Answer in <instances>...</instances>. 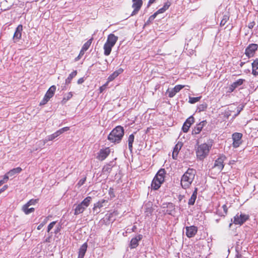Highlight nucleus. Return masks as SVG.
Masks as SVG:
<instances>
[{
  "label": "nucleus",
  "mask_w": 258,
  "mask_h": 258,
  "mask_svg": "<svg viewBox=\"0 0 258 258\" xmlns=\"http://www.w3.org/2000/svg\"><path fill=\"white\" fill-rule=\"evenodd\" d=\"M212 146V144L206 143L199 146L196 151L197 158L200 160L204 159L208 156Z\"/></svg>",
  "instance_id": "nucleus-3"
},
{
  "label": "nucleus",
  "mask_w": 258,
  "mask_h": 258,
  "mask_svg": "<svg viewBox=\"0 0 258 258\" xmlns=\"http://www.w3.org/2000/svg\"><path fill=\"white\" fill-rule=\"evenodd\" d=\"M9 177H10V175L8 174V172H7L4 176L3 179L2 181H5V183L7 182L9 179Z\"/></svg>",
  "instance_id": "nucleus-50"
},
{
  "label": "nucleus",
  "mask_w": 258,
  "mask_h": 258,
  "mask_svg": "<svg viewBox=\"0 0 258 258\" xmlns=\"http://www.w3.org/2000/svg\"><path fill=\"white\" fill-rule=\"evenodd\" d=\"M8 185H5L2 188L0 189V194L4 191L5 190H6L8 188Z\"/></svg>",
  "instance_id": "nucleus-52"
},
{
  "label": "nucleus",
  "mask_w": 258,
  "mask_h": 258,
  "mask_svg": "<svg viewBox=\"0 0 258 258\" xmlns=\"http://www.w3.org/2000/svg\"><path fill=\"white\" fill-rule=\"evenodd\" d=\"M165 11H166L162 7L157 11V13H158V14H161L164 13Z\"/></svg>",
  "instance_id": "nucleus-53"
},
{
  "label": "nucleus",
  "mask_w": 258,
  "mask_h": 258,
  "mask_svg": "<svg viewBox=\"0 0 258 258\" xmlns=\"http://www.w3.org/2000/svg\"><path fill=\"white\" fill-rule=\"evenodd\" d=\"M58 136V134H57L56 132H55L54 133L52 134V135L48 136L45 138V139L44 140V143H45L48 141H52L53 140L55 139Z\"/></svg>",
  "instance_id": "nucleus-33"
},
{
  "label": "nucleus",
  "mask_w": 258,
  "mask_h": 258,
  "mask_svg": "<svg viewBox=\"0 0 258 258\" xmlns=\"http://www.w3.org/2000/svg\"><path fill=\"white\" fill-rule=\"evenodd\" d=\"M236 254L235 258H245V257L243 255V253H240L237 249H236Z\"/></svg>",
  "instance_id": "nucleus-46"
},
{
  "label": "nucleus",
  "mask_w": 258,
  "mask_h": 258,
  "mask_svg": "<svg viewBox=\"0 0 258 258\" xmlns=\"http://www.w3.org/2000/svg\"><path fill=\"white\" fill-rule=\"evenodd\" d=\"M77 74V71H74L73 72H72L68 77L66 80V84H69L71 83L72 80L73 78H74Z\"/></svg>",
  "instance_id": "nucleus-30"
},
{
  "label": "nucleus",
  "mask_w": 258,
  "mask_h": 258,
  "mask_svg": "<svg viewBox=\"0 0 258 258\" xmlns=\"http://www.w3.org/2000/svg\"><path fill=\"white\" fill-rule=\"evenodd\" d=\"M22 211L24 212V213L26 215H28L32 212H33L35 210L34 208H29L28 206L26 205H23L22 208Z\"/></svg>",
  "instance_id": "nucleus-29"
},
{
  "label": "nucleus",
  "mask_w": 258,
  "mask_h": 258,
  "mask_svg": "<svg viewBox=\"0 0 258 258\" xmlns=\"http://www.w3.org/2000/svg\"><path fill=\"white\" fill-rule=\"evenodd\" d=\"M61 226L60 225L57 226V227L55 228L54 233L55 234H57L58 232H59L60 230Z\"/></svg>",
  "instance_id": "nucleus-54"
},
{
  "label": "nucleus",
  "mask_w": 258,
  "mask_h": 258,
  "mask_svg": "<svg viewBox=\"0 0 258 258\" xmlns=\"http://www.w3.org/2000/svg\"><path fill=\"white\" fill-rule=\"evenodd\" d=\"M242 109H243V106H242V107L238 106L237 107V113L234 114V115L233 116V118H235L236 116H237Z\"/></svg>",
  "instance_id": "nucleus-47"
},
{
  "label": "nucleus",
  "mask_w": 258,
  "mask_h": 258,
  "mask_svg": "<svg viewBox=\"0 0 258 258\" xmlns=\"http://www.w3.org/2000/svg\"><path fill=\"white\" fill-rule=\"evenodd\" d=\"M113 46V45H110L106 42L103 46L104 54L106 56L109 55L110 54L112 48Z\"/></svg>",
  "instance_id": "nucleus-22"
},
{
  "label": "nucleus",
  "mask_w": 258,
  "mask_h": 258,
  "mask_svg": "<svg viewBox=\"0 0 258 258\" xmlns=\"http://www.w3.org/2000/svg\"><path fill=\"white\" fill-rule=\"evenodd\" d=\"M252 74L256 76H258V58H256L251 63Z\"/></svg>",
  "instance_id": "nucleus-21"
},
{
  "label": "nucleus",
  "mask_w": 258,
  "mask_h": 258,
  "mask_svg": "<svg viewBox=\"0 0 258 258\" xmlns=\"http://www.w3.org/2000/svg\"><path fill=\"white\" fill-rule=\"evenodd\" d=\"M201 98V96L197 97H189L188 102H189V103H190L191 104H194V103H195L198 102L200 100Z\"/></svg>",
  "instance_id": "nucleus-38"
},
{
  "label": "nucleus",
  "mask_w": 258,
  "mask_h": 258,
  "mask_svg": "<svg viewBox=\"0 0 258 258\" xmlns=\"http://www.w3.org/2000/svg\"><path fill=\"white\" fill-rule=\"evenodd\" d=\"M56 224L55 221L52 222L50 223L47 227V232H49V231L52 229V228L54 227V225Z\"/></svg>",
  "instance_id": "nucleus-45"
},
{
  "label": "nucleus",
  "mask_w": 258,
  "mask_h": 258,
  "mask_svg": "<svg viewBox=\"0 0 258 258\" xmlns=\"http://www.w3.org/2000/svg\"><path fill=\"white\" fill-rule=\"evenodd\" d=\"M158 14V13H157V12H155L153 15H152V16H151L150 17H151L152 19H154L156 17V16H157V15Z\"/></svg>",
  "instance_id": "nucleus-63"
},
{
  "label": "nucleus",
  "mask_w": 258,
  "mask_h": 258,
  "mask_svg": "<svg viewBox=\"0 0 258 258\" xmlns=\"http://www.w3.org/2000/svg\"><path fill=\"white\" fill-rule=\"evenodd\" d=\"M165 174V171L164 169H160L154 178L156 179V180L159 181L160 182L163 183L164 181V174Z\"/></svg>",
  "instance_id": "nucleus-17"
},
{
  "label": "nucleus",
  "mask_w": 258,
  "mask_h": 258,
  "mask_svg": "<svg viewBox=\"0 0 258 258\" xmlns=\"http://www.w3.org/2000/svg\"><path fill=\"white\" fill-rule=\"evenodd\" d=\"M196 174V171L192 168H188L184 173L180 180V184L183 189H187L190 186Z\"/></svg>",
  "instance_id": "nucleus-1"
},
{
  "label": "nucleus",
  "mask_w": 258,
  "mask_h": 258,
  "mask_svg": "<svg viewBox=\"0 0 258 258\" xmlns=\"http://www.w3.org/2000/svg\"><path fill=\"white\" fill-rule=\"evenodd\" d=\"M134 141V135L131 134L128 138V145L130 151L132 152L133 151V144Z\"/></svg>",
  "instance_id": "nucleus-27"
},
{
  "label": "nucleus",
  "mask_w": 258,
  "mask_h": 258,
  "mask_svg": "<svg viewBox=\"0 0 258 258\" xmlns=\"http://www.w3.org/2000/svg\"><path fill=\"white\" fill-rule=\"evenodd\" d=\"M184 86L181 85H177L173 89H168L166 91V94H168V96L170 98L174 97L175 94L179 92L183 88Z\"/></svg>",
  "instance_id": "nucleus-9"
},
{
  "label": "nucleus",
  "mask_w": 258,
  "mask_h": 258,
  "mask_svg": "<svg viewBox=\"0 0 258 258\" xmlns=\"http://www.w3.org/2000/svg\"><path fill=\"white\" fill-rule=\"evenodd\" d=\"M88 245L86 242L84 243L80 248L78 258H84L87 249Z\"/></svg>",
  "instance_id": "nucleus-20"
},
{
  "label": "nucleus",
  "mask_w": 258,
  "mask_h": 258,
  "mask_svg": "<svg viewBox=\"0 0 258 258\" xmlns=\"http://www.w3.org/2000/svg\"><path fill=\"white\" fill-rule=\"evenodd\" d=\"M162 183L160 182L159 181L156 180V179H155L154 178L152 184H151V187L152 188H153L154 190L158 189L161 186V184Z\"/></svg>",
  "instance_id": "nucleus-26"
},
{
  "label": "nucleus",
  "mask_w": 258,
  "mask_h": 258,
  "mask_svg": "<svg viewBox=\"0 0 258 258\" xmlns=\"http://www.w3.org/2000/svg\"><path fill=\"white\" fill-rule=\"evenodd\" d=\"M207 108V105L206 103H203V104H200L198 106V110H199V111H204Z\"/></svg>",
  "instance_id": "nucleus-43"
},
{
  "label": "nucleus",
  "mask_w": 258,
  "mask_h": 258,
  "mask_svg": "<svg viewBox=\"0 0 258 258\" xmlns=\"http://www.w3.org/2000/svg\"><path fill=\"white\" fill-rule=\"evenodd\" d=\"M194 118L192 116H189L184 122L182 127V130L184 133H187L190 125L194 122Z\"/></svg>",
  "instance_id": "nucleus-12"
},
{
  "label": "nucleus",
  "mask_w": 258,
  "mask_h": 258,
  "mask_svg": "<svg viewBox=\"0 0 258 258\" xmlns=\"http://www.w3.org/2000/svg\"><path fill=\"white\" fill-rule=\"evenodd\" d=\"M170 5L171 3L168 1L164 4L163 8L165 10V11H166L170 6Z\"/></svg>",
  "instance_id": "nucleus-48"
},
{
  "label": "nucleus",
  "mask_w": 258,
  "mask_h": 258,
  "mask_svg": "<svg viewBox=\"0 0 258 258\" xmlns=\"http://www.w3.org/2000/svg\"><path fill=\"white\" fill-rule=\"evenodd\" d=\"M118 75H117V73L115 72H113L111 75H110L108 78V81L110 82L113 81L115 78H116Z\"/></svg>",
  "instance_id": "nucleus-41"
},
{
  "label": "nucleus",
  "mask_w": 258,
  "mask_h": 258,
  "mask_svg": "<svg viewBox=\"0 0 258 258\" xmlns=\"http://www.w3.org/2000/svg\"><path fill=\"white\" fill-rule=\"evenodd\" d=\"M158 14V13H157V12H155L153 15H152V16H151L150 17H151L152 19H154L156 17V16H157V15Z\"/></svg>",
  "instance_id": "nucleus-62"
},
{
  "label": "nucleus",
  "mask_w": 258,
  "mask_h": 258,
  "mask_svg": "<svg viewBox=\"0 0 258 258\" xmlns=\"http://www.w3.org/2000/svg\"><path fill=\"white\" fill-rule=\"evenodd\" d=\"M73 96V94H72V93L71 92L67 93V94H66L64 97H63V98L62 100V102L63 103H65L67 101H68L69 99H70Z\"/></svg>",
  "instance_id": "nucleus-37"
},
{
  "label": "nucleus",
  "mask_w": 258,
  "mask_h": 258,
  "mask_svg": "<svg viewBox=\"0 0 258 258\" xmlns=\"http://www.w3.org/2000/svg\"><path fill=\"white\" fill-rule=\"evenodd\" d=\"M113 188H110L109 191L110 194H111L113 193Z\"/></svg>",
  "instance_id": "nucleus-64"
},
{
  "label": "nucleus",
  "mask_w": 258,
  "mask_h": 258,
  "mask_svg": "<svg viewBox=\"0 0 258 258\" xmlns=\"http://www.w3.org/2000/svg\"><path fill=\"white\" fill-rule=\"evenodd\" d=\"M23 30V26L22 25H19L17 27L15 32L14 33V36H13V40L14 42H18L20 38H21L22 36V31Z\"/></svg>",
  "instance_id": "nucleus-15"
},
{
  "label": "nucleus",
  "mask_w": 258,
  "mask_h": 258,
  "mask_svg": "<svg viewBox=\"0 0 258 258\" xmlns=\"http://www.w3.org/2000/svg\"><path fill=\"white\" fill-rule=\"evenodd\" d=\"M255 25V22H250L248 25V27L249 29H252L254 26Z\"/></svg>",
  "instance_id": "nucleus-51"
},
{
  "label": "nucleus",
  "mask_w": 258,
  "mask_h": 258,
  "mask_svg": "<svg viewBox=\"0 0 258 258\" xmlns=\"http://www.w3.org/2000/svg\"><path fill=\"white\" fill-rule=\"evenodd\" d=\"M123 135V127L120 125H118L110 133L107 139L111 143L118 144L120 142Z\"/></svg>",
  "instance_id": "nucleus-2"
},
{
  "label": "nucleus",
  "mask_w": 258,
  "mask_h": 258,
  "mask_svg": "<svg viewBox=\"0 0 258 258\" xmlns=\"http://www.w3.org/2000/svg\"><path fill=\"white\" fill-rule=\"evenodd\" d=\"M245 82V80L244 79H239L237 80V81L233 82L232 84L230 85V86L228 87V92L229 93H231L233 92L236 88L242 85Z\"/></svg>",
  "instance_id": "nucleus-10"
},
{
  "label": "nucleus",
  "mask_w": 258,
  "mask_h": 258,
  "mask_svg": "<svg viewBox=\"0 0 258 258\" xmlns=\"http://www.w3.org/2000/svg\"><path fill=\"white\" fill-rule=\"evenodd\" d=\"M222 208L223 210L224 213L220 214L219 213V211H218V212H217V214H219V215H220L221 216H225V215H226L227 213V210H228L227 207L226 205H224L222 206Z\"/></svg>",
  "instance_id": "nucleus-42"
},
{
  "label": "nucleus",
  "mask_w": 258,
  "mask_h": 258,
  "mask_svg": "<svg viewBox=\"0 0 258 258\" xmlns=\"http://www.w3.org/2000/svg\"><path fill=\"white\" fill-rule=\"evenodd\" d=\"M47 102L46 101L43 99L41 100V101L40 102V105H43L45 104Z\"/></svg>",
  "instance_id": "nucleus-61"
},
{
  "label": "nucleus",
  "mask_w": 258,
  "mask_h": 258,
  "mask_svg": "<svg viewBox=\"0 0 258 258\" xmlns=\"http://www.w3.org/2000/svg\"><path fill=\"white\" fill-rule=\"evenodd\" d=\"M207 123L206 120H203L201 121L199 124L194 127L192 131V135L199 134L202 130L204 126Z\"/></svg>",
  "instance_id": "nucleus-14"
},
{
  "label": "nucleus",
  "mask_w": 258,
  "mask_h": 258,
  "mask_svg": "<svg viewBox=\"0 0 258 258\" xmlns=\"http://www.w3.org/2000/svg\"><path fill=\"white\" fill-rule=\"evenodd\" d=\"M112 162H111L110 163L105 165L102 169V172L104 173H109L111 171V169L113 167V165L112 164Z\"/></svg>",
  "instance_id": "nucleus-31"
},
{
  "label": "nucleus",
  "mask_w": 258,
  "mask_h": 258,
  "mask_svg": "<svg viewBox=\"0 0 258 258\" xmlns=\"http://www.w3.org/2000/svg\"><path fill=\"white\" fill-rule=\"evenodd\" d=\"M45 224V223H42L41 224H40L38 227H37V229L38 230H40L43 227V226Z\"/></svg>",
  "instance_id": "nucleus-59"
},
{
  "label": "nucleus",
  "mask_w": 258,
  "mask_h": 258,
  "mask_svg": "<svg viewBox=\"0 0 258 258\" xmlns=\"http://www.w3.org/2000/svg\"><path fill=\"white\" fill-rule=\"evenodd\" d=\"M110 149L106 148L104 149H101L97 156V158L101 161L104 160L109 154Z\"/></svg>",
  "instance_id": "nucleus-16"
},
{
  "label": "nucleus",
  "mask_w": 258,
  "mask_h": 258,
  "mask_svg": "<svg viewBox=\"0 0 258 258\" xmlns=\"http://www.w3.org/2000/svg\"><path fill=\"white\" fill-rule=\"evenodd\" d=\"M226 159V157L225 155H220L219 158L215 160L213 168H216L219 172H221L224 167V161Z\"/></svg>",
  "instance_id": "nucleus-5"
},
{
  "label": "nucleus",
  "mask_w": 258,
  "mask_h": 258,
  "mask_svg": "<svg viewBox=\"0 0 258 258\" xmlns=\"http://www.w3.org/2000/svg\"><path fill=\"white\" fill-rule=\"evenodd\" d=\"M186 235L188 238L194 237L198 231V228L195 226H187L185 228Z\"/></svg>",
  "instance_id": "nucleus-11"
},
{
  "label": "nucleus",
  "mask_w": 258,
  "mask_h": 258,
  "mask_svg": "<svg viewBox=\"0 0 258 258\" xmlns=\"http://www.w3.org/2000/svg\"><path fill=\"white\" fill-rule=\"evenodd\" d=\"M132 1L133 3L132 7L134 10L131 14L132 16L137 14L143 5L142 0H132Z\"/></svg>",
  "instance_id": "nucleus-8"
},
{
  "label": "nucleus",
  "mask_w": 258,
  "mask_h": 258,
  "mask_svg": "<svg viewBox=\"0 0 258 258\" xmlns=\"http://www.w3.org/2000/svg\"><path fill=\"white\" fill-rule=\"evenodd\" d=\"M86 208H85L81 203L78 204L75 209L74 215H77L82 213Z\"/></svg>",
  "instance_id": "nucleus-24"
},
{
  "label": "nucleus",
  "mask_w": 258,
  "mask_h": 258,
  "mask_svg": "<svg viewBox=\"0 0 258 258\" xmlns=\"http://www.w3.org/2000/svg\"><path fill=\"white\" fill-rule=\"evenodd\" d=\"M143 238V235L142 234H138L135 237L133 238L130 242V247L131 248H135L139 245V241Z\"/></svg>",
  "instance_id": "nucleus-13"
},
{
  "label": "nucleus",
  "mask_w": 258,
  "mask_h": 258,
  "mask_svg": "<svg viewBox=\"0 0 258 258\" xmlns=\"http://www.w3.org/2000/svg\"><path fill=\"white\" fill-rule=\"evenodd\" d=\"M182 146L181 143H178L174 147L173 151L172 152V158L174 159H176L179 151L181 149Z\"/></svg>",
  "instance_id": "nucleus-18"
},
{
  "label": "nucleus",
  "mask_w": 258,
  "mask_h": 258,
  "mask_svg": "<svg viewBox=\"0 0 258 258\" xmlns=\"http://www.w3.org/2000/svg\"><path fill=\"white\" fill-rule=\"evenodd\" d=\"M91 197H87L81 203V204L86 208H87L91 201Z\"/></svg>",
  "instance_id": "nucleus-32"
},
{
  "label": "nucleus",
  "mask_w": 258,
  "mask_h": 258,
  "mask_svg": "<svg viewBox=\"0 0 258 258\" xmlns=\"http://www.w3.org/2000/svg\"><path fill=\"white\" fill-rule=\"evenodd\" d=\"M123 70L121 68H120L115 72L116 73H117V75H119V74H121L123 72Z\"/></svg>",
  "instance_id": "nucleus-57"
},
{
  "label": "nucleus",
  "mask_w": 258,
  "mask_h": 258,
  "mask_svg": "<svg viewBox=\"0 0 258 258\" xmlns=\"http://www.w3.org/2000/svg\"><path fill=\"white\" fill-rule=\"evenodd\" d=\"M249 218V216L242 213H237L234 217L233 223L236 225H242Z\"/></svg>",
  "instance_id": "nucleus-4"
},
{
  "label": "nucleus",
  "mask_w": 258,
  "mask_h": 258,
  "mask_svg": "<svg viewBox=\"0 0 258 258\" xmlns=\"http://www.w3.org/2000/svg\"><path fill=\"white\" fill-rule=\"evenodd\" d=\"M258 45L255 43H251L248 45L245 50V54L248 57L250 58L254 56L255 51L257 50Z\"/></svg>",
  "instance_id": "nucleus-6"
},
{
  "label": "nucleus",
  "mask_w": 258,
  "mask_h": 258,
  "mask_svg": "<svg viewBox=\"0 0 258 258\" xmlns=\"http://www.w3.org/2000/svg\"><path fill=\"white\" fill-rule=\"evenodd\" d=\"M85 51L83 50L82 49L80 51L79 54L78 56L75 58V61H78L84 54Z\"/></svg>",
  "instance_id": "nucleus-44"
},
{
  "label": "nucleus",
  "mask_w": 258,
  "mask_h": 258,
  "mask_svg": "<svg viewBox=\"0 0 258 258\" xmlns=\"http://www.w3.org/2000/svg\"><path fill=\"white\" fill-rule=\"evenodd\" d=\"M22 169L21 167H17L10 170L8 172V174L10 175V177L14 176L15 174H18L22 171Z\"/></svg>",
  "instance_id": "nucleus-25"
},
{
  "label": "nucleus",
  "mask_w": 258,
  "mask_h": 258,
  "mask_svg": "<svg viewBox=\"0 0 258 258\" xmlns=\"http://www.w3.org/2000/svg\"><path fill=\"white\" fill-rule=\"evenodd\" d=\"M50 98V97H49L48 96L45 94L43 98V99L45 100L46 101L48 102Z\"/></svg>",
  "instance_id": "nucleus-60"
},
{
  "label": "nucleus",
  "mask_w": 258,
  "mask_h": 258,
  "mask_svg": "<svg viewBox=\"0 0 258 258\" xmlns=\"http://www.w3.org/2000/svg\"><path fill=\"white\" fill-rule=\"evenodd\" d=\"M197 192L198 188L196 187L190 198L188 200V204L189 206H192L194 205L196 200L197 199Z\"/></svg>",
  "instance_id": "nucleus-23"
},
{
  "label": "nucleus",
  "mask_w": 258,
  "mask_h": 258,
  "mask_svg": "<svg viewBox=\"0 0 258 258\" xmlns=\"http://www.w3.org/2000/svg\"><path fill=\"white\" fill-rule=\"evenodd\" d=\"M84 82V79L83 78H80L78 80V84H82L83 82Z\"/></svg>",
  "instance_id": "nucleus-56"
},
{
  "label": "nucleus",
  "mask_w": 258,
  "mask_h": 258,
  "mask_svg": "<svg viewBox=\"0 0 258 258\" xmlns=\"http://www.w3.org/2000/svg\"><path fill=\"white\" fill-rule=\"evenodd\" d=\"M156 0H149V2H148V5H147V7H149L150 6V5L151 4H152L153 3H154V2H156Z\"/></svg>",
  "instance_id": "nucleus-58"
},
{
  "label": "nucleus",
  "mask_w": 258,
  "mask_h": 258,
  "mask_svg": "<svg viewBox=\"0 0 258 258\" xmlns=\"http://www.w3.org/2000/svg\"><path fill=\"white\" fill-rule=\"evenodd\" d=\"M86 180V177H84V178L80 179L78 183V185L79 186H82L85 183Z\"/></svg>",
  "instance_id": "nucleus-49"
},
{
  "label": "nucleus",
  "mask_w": 258,
  "mask_h": 258,
  "mask_svg": "<svg viewBox=\"0 0 258 258\" xmlns=\"http://www.w3.org/2000/svg\"><path fill=\"white\" fill-rule=\"evenodd\" d=\"M93 38H90L89 39L83 46L82 47V49L83 50H85V51L88 49V48L90 47L92 41H93Z\"/></svg>",
  "instance_id": "nucleus-34"
},
{
  "label": "nucleus",
  "mask_w": 258,
  "mask_h": 258,
  "mask_svg": "<svg viewBox=\"0 0 258 258\" xmlns=\"http://www.w3.org/2000/svg\"><path fill=\"white\" fill-rule=\"evenodd\" d=\"M55 90V86L52 85L49 88L45 94L51 98L54 95Z\"/></svg>",
  "instance_id": "nucleus-28"
},
{
  "label": "nucleus",
  "mask_w": 258,
  "mask_h": 258,
  "mask_svg": "<svg viewBox=\"0 0 258 258\" xmlns=\"http://www.w3.org/2000/svg\"><path fill=\"white\" fill-rule=\"evenodd\" d=\"M229 14L228 13H227L226 14H224L223 15L222 19V20L221 21V22H220L221 26H224L225 25V24L226 23V22L229 20Z\"/></svg>",
  "instance_id": "nucleus-35"
},
{
  "label": "nucleus",
  "mask_w": 258,
  "mask_h": 258,
  "mask_svg": "<svg viewBox=\"0 0 258 258\" xmlns=\"http://www.w3.org/2000/svg\"><path fill=\"white\" fill-rule=\"evenodd\" d=\"M38 202V199H31L29 200L26 204L24 205H26L27 206L30 207L31 205H35L36 203Z\"/></svg>",
  "instance_id": "nucleus-39"
},
{
  "label": "nucleus",
  "mask_w": 258,
  "mask_h": 258,
  "mask_svg": "<svg viewBox=\"0 0 258 258\" xmlns=\"http://www.w3.org/2000/svg\"><path fill=\"white\" fill-rule=\"evenodd\" d=\"M117 40V36L114 35L113 34H110L107 37L106 42L114 46Z\"/></svg>",
  "instance_id": "nucleus-19"
},
{
  "label": "nucleus",
  "mask_w": 258,
  "mask_h": 258,
  "mask_svg": "<svg viewBox=\"0 0 258 258\" xmlns=\"http://www.w3.org/2000/svg\"><path fill=\"white\" fill-rule=\"evenodd\" d=\"M69 130H70L69 127H64L61 128L59 129V130L57 131L56 132L57 134H58V135L59 136L62 133L69 131Z\"/></svg>",
  "instance_id": "nucleus-40"
},
{
  "label": "nucleus",
  "mask_w": 258,
  "mask_h": 258,
  "mask_svg": "<svg viewBox=\"0 0 258 258\" xmlns=\"http://www.w3.org/2000/svg\"><path fill=\"white\" fill-rule=\"evenodd\" d=\"M107 203V201L105 200H102L98 202L96 204H94V209L96 208H101L104 206V203Z\"/></svg>",
  "instance_id": "nucleus-36"
},
{
  "label": "nucleus",
  "mask_w": 258,
  "mask_h": 258,
  "mask_svg": "<svg viewBox=\"0 0 258 258\" xmlns=\"http://www.w3.org/2000/svg\"><path fill=\"white\" fill-rule=\"evenodd\" d=\"M242 134L239 133H235L232 134L233 147L234 148L238 147L242 143Z\"/></svg>",
  "instance_id": "nucleus-7"
},
{
  "label": "nucleus",
  "mask_w": 258,
  "mask_h": 258,
  "mask_svg": "<svg viewBox=\"0 0 258 258\" xmlns=\"http://www.w3.org/2000/svg\"><path fill=\"white\" fill-rule=\"evenodd\" d=\"M107 83H106V84L102 86L101 87H100V92H102L106 88V86H107Z\"/></svg>",
  "instance_id": "nucleus-55"
}]
</instances>
